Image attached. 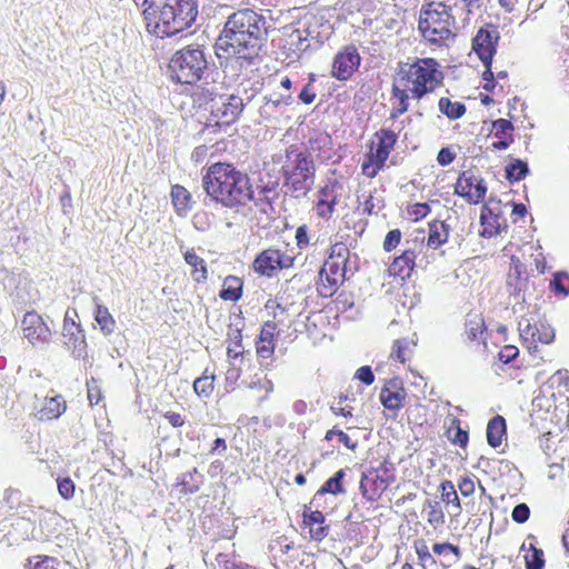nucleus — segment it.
<instances>
[{
    "label": "nucleus",
    "mask_w": 569,
    "mask_h": 569,
    "mask_svg": "<svg viewBox=\"0 0 569 569\" xmlns=\"http://www.w3.org/2000/svg\"><path fill=\"white\" fill-rule=\"evenodd\" d=\"M266 17L252 9H241L231 13L216 41L217 57L221 60L234 59L241 68L254 66L260 60V51L266 47L269 29Z\"/></svg>",
    "instance_id": "f257e3e1"
},
{
    "label": "nucleus",
    "mask_w": 569,
    "mask_h": 569,
    "mask_svg": "<svg viewBox=\"0 0 569 569\" xmlns=\"http://www.w3.org/2000/svg\"><path fill=\"white\" fill-rule=\"evenodd\" d=\"M202 188L210 202L234 211L244 207L251 197L249 176L231 163L210 166L202 177Z\"/></svg>",
    "instance_id": "f03ea898"
},
{
    "label": "nucleus",
    "mask_w": 569,
    "mask_h": 569,
    "mask_svg": "<svg viewBox=\"0 0 569 569\" xmlns=\"http://www.w3.org/2000/svg\"><path fill=\"white\" fill-rule=\"evenodd\" d=\"M147 31L158 38H169L189 29L198 17L197 0H143Z\"/></svg>",
    "instance_id": "7ed1b4c3"
},
{
    "label": "nucleus",
    "mask_w": 569,
    "mask_h": 569,
    "mask_svg": "<svg viewBox=\"0 0 569 569\" xmlns=\"http://www.w3.org/2000/svg\"><path fill=\"white\" fill-rule=\"evenodd\" d=\"M273 162H281L280 173L283 179L284 193L291 198L306 197L316 181V162L312 157L296 144H290L284 154L273 156Z\"/></svg>",
    "instance_id": "20e7f679"
},
{
    "label": "nucleus",
    "mask_w": 569,
    "mask_h": 569,
    "mask_svg": "<svg viewBox=\"0 0 569 569\" xmlns=\"http://www.w3.org/2000/svg\"><path fill=\"white\" fill-rule=\"evenodd\" d=\"M206 50L200 44H189L176 51L168 64L169 77L181 84H194L208 70Z\"/></svg>",
    "instance_id": "39448f33"
},
{
    "label": "nucleus",
    "mask_w": 569,
    "mask_h": 569,
    "mask_svg": "<svg viewBox=\"0 0 569 569\" xmlns=\"http://www.w3.org/2000/svg\"><path fill=\"white\" fill-rule=\"evenodd\" d=\"M451 11L452 8L443 2H430L422 6L418 28L426 40L442 44L455 37L451 28L456 24V19Z\"/></svg>",
    "instance_id": "423d86ee"
},
{
    "label": "nucleus",
    "mask_w": 569,
    "mask_h": 569,
    "mask_svg": "<svg viewBox=\"0 0 569 569\" xmlns=\"http://www.w3.org/2000/svg\"><path fill=\"white\" fill-rule=\"evenodd\" d=\"M247 102L239 94L221 93L212 106L210 116L202 128L203 133L226 132L240 118Z\"/></svg>",
    "instance_id": "0eeeda50"
},
{
    "label": "nucleus",
    "mask_w": 569,
    "mask_h": 569,
    "mask_svg": "<svg viewBox=\"0 0 569 569\" xmlns=\"http://www.w3.org/2000/svg\"><path fill=\"white\" fill-rule=\"evenodd\" d=\"M438 62L432 58L418 59L411 76H415V87L410 88L413 99L421 100L426 94L438 88L443 80Z\"/></svg>",
    "instance_id": "6e6552de"
},
{
    "label": "nucleus",
    "mask_w": 569,
    "mask_h": 569,
    "mask_svg": "<svg viewBox=\"0 0 569 569\" xmlns=\"http://www.w3.org/2000/svg\"><path fill=\"white\" fill-rule=\"evenodd\" d=\"M305 149L301 152H307L316 161L327 163L335 156L332 137L323 129H310L303 142Z\"/></svg>",
    "instance_id": "1a4fd4ad"
},
{
    "label": "nucleus",
    "mask_w": 569,
    "mask_h": 569,
    "mask_svg": "<svg viewBox=\"0 0 569 569\" xmlns=\"http://www.w3.org/2000/svg\"><path fill=\"white\" fill-rule=\"evenodd\" d=\"M518 329L521 339L530 352L537 351V342L549 345L555 340L553 328L545 321L532 323L529 318L521 317Z\"/></svg>",
    "instance_id": "9d476101"
},
{
    "label": "nucleus",
    "mask_w": 569,
    "mask_h": 569,
    "mask_svg": "<svg viewBox=\"0 0 569 569\" xmlns=\"http://www.w3.org/2000/svg\"><path fill=\"white\" fill-rule=\"evenodd\" d=\"M499 39L500 32L498 27L492 23H487L477 31L472 39V50L477 53L482 64L492 62Z\"/></svg>",
    "instance_id": "9b49d317"
},
{
    "label": "nucleus",
    "mask_w": 569,
    "mask_h": 569,
    "mask_svg": "<svg viewBox=\"0 0 569 569\" xmlns=\"http://www.w3.org/2000/svg\"><path fill=\"white\" fill-rule=\"evenodd\" d=\"M455 193L465 198L469 203L481 202L487 193V183L480 178L477 179L470 171H463L460 173L456 186Z\"/></svg>",
    "instance_id": "f8f14e48"
},
{
    "label": "nucleus",
    "mask_w": 569,
    "mask_h": 569,
    "mask_svg": "<svg viewBox=\"0 0 569 569\" xmlns=\"http://www.w3.org/2000/svg\"><path fill=\"white\" fill-rule=\"evenodd\" d=\"M278 187V179L269 178L268 181H264L263 178H260L256 188L251 187L249 202H253L262 213L273 212V202L279 198Z\"/></svg>",
    "instance_id": "ddd939ff"
},
{
    "label": "nucleus",
    "mask_w": 569,
    "mask_h": 569,
    "mask_svg": "<svg viewBox=\"0 0 569 569\" xmlns=\"http://www.w3.org/2000/svg\"><path fill=\"white\" fill-rule=\"evenodd\" d=\"M21 326L24 338H27L32 346L49 343L51 330L37 312H27L23 316Z\"/></svg>",
    "instance_id": "4468645a"
},
{
    "label": "nucleus",
    "mask_w": 569,
    "mask_h": 569,
    "mask_svg": "<svg viewBox=\"0 0 569 569\" xmlns=\"http://www.w3.org/2000/svg\"><path fill=\"white\" fill-rule=\"evenodd\" d=\"M361 58L355 46H347L343 51L339 52L332 63L331 74L340 81L350 79L353 72L359 68Z\"/></svg>",
    "instance_id": "2eb2a0df"
},
{
    "label": "nucleus",
    "mask_w": 569,
    "mask_h": 569,
    "mask_svg": "<svg viewBox=\"0 0 569 569\" xmlns=\"http://www.w3.org/2000/svg\"><path fill=\"white\" fill-rule=\"evenodd\" d=\"M529 278L526 274V266L519 258L512 257L510 270L507 278V290L510 297H513L517 303L525 302V291L528 287Z\"/></svg>",
    "instance_id": "dca6fc26"
},
{
    "label": "nucleus",
    "mask_w": 569,
    "mask_h": 569,
    "mask_svg": "<svg viewBox=\"0 0 569 569\" xmlns=\"http://www.w3.org/2000/svg\"><path fill=\"white\" fill-rule=\"evenodd\" d=\"M62 336L66 339L64 345L74 358L82 359L87 356V342L83 330L80 325L69 318L68 312L63 320Z\"/></svg>",
    "instance_id": "f3484780"
},
{
    "label": "nucleus",
    "mask_w": 569,
    "mask_h": 569,
    "mask_svg": "<svg viewBox=\"0 0 569 569\" xmlns=\"http://www.w3.org/2000/svg\"><path fill=\"white\" fill-rule=\"evenodd\" d=\"M388 487L389 486L383 482V479H380L372 471L367 468L362 471L359 490L366 501L371 503L377 502Z\"/></svg>",
    "instance_id": "a211bd4d"
},
{
    "label": "nucleus",
    "mask_w": 569,
    "mask_h": 569,
    "mask_svg": "<svg viewBox=\"0 0 569 569\" xmlns=\"http://www.w3.org/2000/svg\"><path fill=\"white\" fill-rule=\"evenodd\" d=\"M325 516L319 510L306 507L303 511V525L309 528L311 538L316 541L323 540L329 533V526H325Z\"/></svg>",
    "instance_id": "6ab92c4d"
},
{
    "label": "nucleus",
    "mask_w": 569,
    "mask_h": 569,
    "mask_svg": "<svg viewBox=\"0 0 569 569\" xmlns=\"http://www.w3.org/2000/svg\"><path fill=\"white\" fill-rule=\"evenodd\" d=\"M415 250H405L399 257L395 258L388 268L389 274L405 281L411 276L416 266Z\"/></svg>",
    "instance_id": "aec40b11"
},
{
    "label": "nucleus",
    "mask_w": 569,
    "mask_h": 569,
    "mask_svg": "<svg viewBox=\"0 0 569 569\" xmlns=\"http://www.w3.org/2000/svg\"><path fill=\"white\" fill-rule=\"evenodd\" d=\"M492 130L495 137L498 139L492 143V148L496 150H506L513 142V124L507 119H497L492 121Z\"/></svg>",
    "instance_id": "412c9836"
},
{
    "label": "nucleus",
    "mask_w": 569,
    "mask_h": 569,
    "mask_svg": "<svg viewBox=\"0 0 569 569\" xmlns=\"http://www.w3.org/2000/svg\"><path fill=\"white\" fill-rule=\"evenodd\" d=\"M67 409L66 401L62 396L57 395L54 397L46 398L44 403L37 412V418L40 421H49L58 419Z\"/></svg>",
    "instance_id": "4be33fe9"
},
{
    "label": "nucleus",
    "mask_w": 569,
    "mask_h": 569,
    "mask_svg": "<svg viewBox=\"0 0 569 569\" xmlns=\"http://www.w3.org/2000/svg\"><path fill=\"white\" fill-rule=\"evenodd\" d=\"M279 250L267 249L263 250L253 261V269L256 272L271 277L278 270Z\"/></svg>",
    "instance_id": "5701e85b"
},
{
    "label": "nucleus",
    "mask_w": 569,
    "mask_h": 569,
    "mask_svg": "<svg viewBox=\"0 0 569 569\" xmlns=\"http://www.w3.org/2000/svg\"><path fill=\"white\" fill-rule=\"evenodd\" d=\"M507 433L506 419L502 416H495L487 426V441L490 447L497 448L501 445Z\"/></svg>",
    "instance_id": "b1692460"
},
{
    "label": "nucleus",
    "mask_w": 569,
    "mask_h": 569,
    "mask_svg": "<svg viewBox=\"0 0 569 569\" xmlns=\"http://www.w3.org/2000/svg\"><path fill=\"white\" fill-rule=\"evenodd\" d=\"M480 223L482 226L480 236L483 238H491L498 234L500 231L499 216L493 213V211L487 204H485L481 209Z\"/></svg>",
    "instance_id": "393cba45"
},
{
    "label": "nucleus",
    "mask_w": 569,
    "mask_h": 569,
    "mask_svg": "<svg viewBox=\"0 0 569 569\" xmlns=\"http://www.w3.org/2000/svg\"><path fill=\"white\" fill-rule=\"evenodd\" d=\"M416 68V62H400L393 77L392 86L398 87L399 89L406 90V92H410V88L415 87V76H411L410 72L413 73Z\"/></svg>",
    "instance_id": "a878e982"
},
{
    "label": "nucleus",
    "mask_w": 569,
    "mask_h": 569,
    "mask_svg": "<svg viewBox=\"0 0 569 569\" xmlns=\"http://www.w3.org/2000/svg\"><path fill=\"white\" fill-rule=\"evenodd\" d=\"M203 483V476L198 471L197 468H193L191 471L182 473L177 478V487H181V492L196 493L201 485Z\"/></svg>",
    "instance_id": "bb28decb"
},
{
    "label": "nucleus",
    "mask_w": 569,
    "mask_h": 569,
    "mask_svg": "<svg viewBox=\"0 0 569 569\" xmlns=\"http://www.w3.org/2000/svg\"><path fill=\"white\" fill-rule=\"evenodd\" d=\"M172 204L179 216H186L191 210V194L180 184L171 188Z\"/></svg>",
    "instance_id": "cd10ccee"
},
{
    "label": "nucleus",
    "mask_w": 569,
    "mask_h": 569,
    "mask_svg": "<svg viewBox=\"0 0 569 569\" xmlns=\"http://www.w3.org/2000/svg\"><path fill=\"white\" fill-rule=\"evenodd\" d=\"M184 261L192 267L191 276L198 283L204 282L208 278L207 263L193 249L184 252Z\"/></svg>",
    "instance_id": "c85d7f7f"
},
{
    "label": "nucleus",
    "mask_w": 569,
    "mask_h": 569,
    "mask_svg": "<svg viewBox=\"0 0 569 569\" xmlns=\"http://www.w3.org/2000/svg\"><path fill=\"white\" fill-rule=\"evenodd\" d=\"M346 476V469L338 470L332 477L323 482L320 489L315 495L311 503L317 500L318 497H321L326 493L331 495H340L345 493V488L342 485L343 478Z\"/></svg>",
    "instance_id": "c756f323"
},
{
    "label": "nucleus",
    "mask_w": 569,
    "mask_h": 569,
    "mask_svg": "<svg viewBox=\"0 0 569 569\" xmlns=\"http://www.w3.org/2000/svg\"><path fill=\"white\" fill-rule=\"evenodd\" d=\"M466 336L470 341L485 340V321L478 313H469L466 319Z\"/></svg>",
    "instance_id": "7c9ffc66"
},
{
    "label": "nucleus",
    "mask_w": 569,
    "mask_h": 569,
    "mask_svg": "<svg viewBox=\"0 0 569 569\" xmlns=\"http://www.w3.org/2000/svg\"><path fill=\"white\" fill-rule=\"evenodd\" d=\"M242 280L239 277L228 276L223 281L219 297L226 301H238L242 295Z\"/></svg>",
    "instance_id": "2f4dec72"
},
{
    "label": "nucleus",
    "mask_w": 569,
    "mask_h": 569,
    "mask_svg": "<svg viewBox=\"0 0 569 569\" xmlns=\"http://www.w3.org/2000/svg\"><path fill=\"white\" fill-rule=\"evenodd\" d=\"M449 237V226L445 221H432L429 223L428 246L438 248L445 244Z\"/></svg>",
    "instance_id": "473e14b6"
},
{
    "label": "nucleus",
    "mask_w": 569,
    "mask_h": 569,
    "mask_svg": "<svg viewBox=\"0 0 569 569\" xmlns=\"http://www.w3.org/2000/svg\"><path fill=\"white\" fill-rule=\"evenodd\" d=\"M506 179L510 182L523 180L530 172L528 163L521 159H516L505 168Z\"/></svg>",
    "instance_id": "72a5a7b5"
},
{
    "label": "nucleus",
    "mask_w": 569,
    "mask_h": 569,
    "mask_svg": "<svg viewBox=\"0 0 569 569\" xmlns=\"http://www.w3.org/2000/svg\"><path fill=\"white\" fill-rule=\"evenodd\" d=\"M94 320L104 336H109L114 331L116 321L107 307L97 305Z\"/></svg>",
    "instance_id": "f704fd0d"
},
{
    "label": "nucleus",
    "mask_w": 569,
    "mask_h": 569,
    "mask_svg": "<svg viewBox=\"0 0 569 569\" xmlns=\"http://www.w3.org/2000/svg\"><path fill=\"white\" fill-rule=\"evenodd\" d=\"M549 289L555 296L566 298L569 296V273L557 271L549 283Z\"/></svg>",
    "instance_id": "c9c22d12"
},
{
    "label": "nucleus",
    "mask_w": 569,
    "mask_h": 569,
    "mask_svg": "<svg viewBox=\"0 0 569 569\" xmlns=\"http://www.w3.org/2000/svg\"><path fill=\"white\" fill-rule=\"evenodd\" d=\"M439 110L450 120L460 119L466 113V106L462 102H452L449 98H440Z\"/></svg>",
    "instance_id": "e433bc0d"
},
{
    "label": "nucleus",
    "mask_w": 569,
    "mask_h": 569,
    "mask_svg": "<svg viewBox=\"0 0 569 569\" xmlns=\"http://www.w3.org/2000/svg\"><path fill=\"white\" fill-rule=\"evenodd\" d=\"M379 398L386 409L399 410L400 408L403 407V401L406 399V391L389 392L388 389H381Z\"/></svg>",
    "instance_id": "4c0bfd02"
},
{
    "label": "nucleus",
    "mask_w": 569,
    "mask_h": 569,
    "mask_svg": "<svg viewBox=\"0 0 569 569\" xmlns=\"http://www.w3.org/2000/svg\"><path fill=\"white\" fill-rule=\"evenodd\" d=\"M391 99L398 100V106L393 107L390 112V119L395 120L409 109V93L396 86L391 88Z\"/></svg>",
    "instance_id": "58836bf2"
},
{
    "label": "nucleus",
    "mask_w": 569,
    "mask_h": 569,
    "mask_svg": "<svg viewBox=\"0 0 569 569\" xmlns=\"http://www.w3.org/2000/svg\"><path fill=\"white\" fill-rule=\"evenodd\" d=\"M220 94L221 93L214 91L212 88L199 87L193 93V97L200 108H203L210 112L212 110V106L216 104V100Z\"/></svg>",
    "instance_id": "ea45409f"
},
{
    "label": "nucleus",
    "mask_w": 569,
    "mask_h": 569,
    "mask_svg": "<svg viewBox=\"0 0 569 569\" xmlns=\"http://www.w3.org/2000/svg\"><path fill=\"white\" fill-rule=\"evenodd\" d=\"M230 345L227 349V356L231 360H237L242 355V335L239 328L233 329L231 326L228 332Z\"/></svg>",
    "instance_id": "a19ab883"
},
{
    "label": "nucleus",
    "mask_w": 569,
    "mask_h": 569,
    "mask_svg": "<svg viewBox=\"0 0 569 569\" xmlns=\"http://www.w3.org/2000/svg\"><path fill=\"white\" fill-rule=\"evenodd\" d=\"M530 555L525 557L526 569H543L546 565L543 550L537 548L533 542L529 545Z\"/></svg>",
    "instance_id": "79ce46f5"
},
{
    "label": "nucleus",
    "mask_w": 569,
    "mask_h": 569,
    "mask_svg": "<svg viewBox=\"0 0 569 569\" xmlns=\"http://www.w3.org/2000/svg\"><path fill=\"white\" fill-rule=\"evenodd\" d=\"M368 470L372 471L380 479H383L388 486L396 481V468L395 465L388 460H383L378 467H369Z\"/></svg>",
    "instance_id": "37998d69"
},
{
    "label": "nucleus",
    "mask_w": 569,
    "mask_h": 569,
    "mask_svg": "<svg viewBox=\"0 0 569 569\" xmlns=\"http://www.w3.org/2000/svg\"><path fill=\"white\" fill-rule=\"evenodd\" d=\"M378 139V147L391 152L397 143L398 136L395 131L386 128H381L376 132Z\"/></svg>",
    "instance_id": "c03bdc74"
},
{
    "label": "nucleus",
    "mask_w": 569,
    "mask_h": 569,
    "mask_svg": "<svg viewBox=\"0 0 569 569\" xmlns=\"http://www.w3.org/2000/svg\"><path fill=\"white\" fill-rule=\"evenodd\" d=\"M213 376H202L194 380L193 389L198 396L209 397L213 391Z\"/></svg>",
    "instance_id": "a18cd8bd"
},
{
    "label": "nucleus",
    "mask_w": 569,
    "mask_h": 569,
    "mask_svg": "<svg viewBox=\"0 0 569 569\" xmlns=\"http://www.w3.org/2000/svg\"><path fill=\"white\" fill-rule=\"evenodd\" d=\"M325 268L320 271V280L321 282L317 286V291L322 297H331L337 290V279L331 277L330 274H326V282L322 280V276L325 272Z\"/></svg>",
    "instance_id": "49530a36"
},
{
    "label": "nucleus",
    "mask_w": 569,
    "mask_h": 569,
    "mask_svg": "<svg viewBox=\"0 0 569 569\" xmlns=\"http://www.w3.org/2000/svg\"><path fill=\"white\" fill-rule=\"evenodd\" d=\"M432 551L438 556H449L453 555L455 560L453 562L458 561L461 557V550L458 546L451 545L449 542H442V543H435L432 546Z\"/></svg>",
    "instance_id": "de8ad7c7"
},
{
    "label": "nucleus",
    "mask_w": 569,
    "mask_h": 569,
    "mask_svg": "<svg viewBox=\"0 0 569 569\" xmlns=\"http://www.w3.org/2000/svg\"><path fill=\"white\" fill-rule=\"evenodd\" d=\"M270 550L274 552V557L289 555L295 549L293 543L288 541L287 537L281 536L270 543Z\"/></svg>",
    "instance_id": "09e8293b"
},
{
    "label": "nucleus",
    "mask_w": 569,
    "mask_h": 569,
    "mask_svg": "<svg viewBox=\"0 0 569 569\" xmlns=\"http://www.w3.org/2000/svg\"><path fill=\"white\" fill-rule=\"evenodd\" d=\"M441 489H442V493H441L442 500L447 503H452L459 511L460 510V500H459V497L456 492V489H455L452 482L445 481L441 485Z\"/></svg>",
    "instance_id": "8fccbe9b"
},
{
    "label": "nucleus",
    "mask_w": 569,
    "mask_h": 569,
    "mask_svg": "<svg viewBox=\"0 0 569 569\" xmlns=\"http://www.w3.org/2000/svg\"><path fill=\"white\" fill-rule=\"evenodd\" d=\"M340 188V184L337 180L330 181L325 187H322L318 192V198L325 201L330 202V199L333 198V203L338 202L337 189Z\"/></svg>",
    "instance_id": "3c124183"
},
{
    "label": "nucleus",
    "mask_w": 569,
    "mask_h": 569,
    "mask_svg": "<svg viewBox=\"0 0 569 569\" xmlns=\"http://www.w3.org/2000/svg\"><path fill=\"white\" fill-rule=\"evenodd\" d=\"M274 352V343L270 342H261L257 341V356L260 359L261 366L268 367L269 362H263L264 360H271L272 361V355Z\"/></svg>",
    "instance_id": "603ef678"
},
{
    "label": "nucleus",
    "mask_w": 569,
    "mask_h": 569,
    "mask_svg": "<svg viewBox=\"0 0 569 569\" xmlns=\"http://www.w3.org/2000/svg\"><path fill=\"white\" fill-rule=\"evenodd\" d=\"M355 306V298L351 292H340L337 298L335 299V307L336 310L339 312H346L353 308Z\"/></svg>",
    "instance_id": "864d4df0"
},
{
    "label": "nucleus",
    "mask_w": 569,
    "mask_h": 569,
    "mask_svg": "<svg viewBox=\"0 0 569 569\" xmlns=\"http://www.w3.org/2000/svg\"><path fill=\"white\" fill-rule=\"evenodd\" d=\"M333 437H337L338 440L341 443H343L348 449L355 450L358 446V443L356 441H352L350 439V437L347 433H345L342 430L335 429V428L331 430H328L325 439L330 441L333 439Z\"/></svg>",
    "instance_id": "5fc2aeb1"
},
{
    "label": "nucleus",
    "mask_w": 569,
    "mask_h": 569,
    "mask_svg": "<svg viewBox=\"0 0 569 569\" xmlns=\"http://www.w3.org/2000/svg\"><path fill=\"white\" fill-rule=\"evenodd\" d=\"M418 559L423 569H437L438 563L432 555L429 552L427 546H422L421 548H417Z\"/></svg>",
    "instance_id": "6e6d98bb"
},
{
    "label": "nucleus",
    "mask_w": 569,
    "mask_h": 569,
    "mask_svg": "<svg viewBox=\"0 0 569 569\" xmlns=\"http://www.w3.org/2000/svg\"><path fill=\"white\" fill-rule=\"evenodd\" d=\"M530 518V508L527 503L521 502L515 506L511 511V519L519 525L528 521Z\"/></svg>",
    "instance_id": "4d7b16f0"
},
{
    "label": "nucleus",
    "mask_w": 569,
    "mask_h": 569,
    "mask_svg": "<svg viewBox=\"0 0 569 569\" xmlns=\"http://www.w3.org/2000/svg\"><path fill=\"white\" fill-rule=\"evenodd\" d=\"M74 482L69 477L58 479V491L63 499H71L74 496Z\"/></svg>",
    "instance_id": "13d9d810"
},
{
    "label": "nucleus",
    "mask_w": 569,
    "mask_h": 569,
    "mask_svg": "<svg viewBox=\"0 0 569 569\" xmlns=\"http://www.w3.org/2000/svg\"><path fill=\"white\" fill-rule=\"evenodd\" d=\"M313 81H315V76L311 74L309 82L307 84H305L303 88L301 89V91L299 92L298 98L305 104H310L316 99V91L312 86Z\"/></svg>",
    "instance_id": "bf43d9fd"
},
{
    "label": "nucleus",
    "mask_w": 569,
    "mask_h": 569,
    "mask_svg": "<svg viewBox=\"0 0 569 569\" xmlns=\"http://www.w3.org/2000/svg\"><path fill=\"white\" fill-rule=\"evenodd\" d=\"M409 350V341L407 339H398L393 342L391 356L396 357L401 363L407 360V351Z\"/></svg>",
    "instance_id": "052dcab7"
},
{
    "label": "nucleus",
    "mask_w": 569,
    "mask_h": 569,
    "mask_svg": "<svg viewBox=\"0 0 569 569\" xmlns=\"http://www.w3.org/2000/svg\"><path fill=\"white\" fill-rule=\"evenodd\" d=\"M34 559H37V561L34 563H32L31 559H29V563H30L29 569H58L57 568L58 561L56 558L48 557V556H44V557L37 556V557H34Z\"/></svg>",
    "instance_id": "680f3d73"
},
{
    "label": "nucleus",
    "mask_w": 569,
    "mask_h": 569,
    "mask_svg": "<svg viewBox=\"0 0 569 569\" xmlns=\"http://www.w3.org/2000/svg\"><path fill=\"white\" fill-rule=\"evenodd\" d=\"M336 204L337 203H333V198L330 199V202L318 198L316 203L317 214L322 219H329L335 211Z\"/></svg>",
    "instance_id": "e2e57ef3"
},
{
    "label": "nucleus",
    "mask_w": 569,
    "mask_h": 569,
    "mask_svg": "<svg viewBox=\"0 0 569 569\" xmlns=\"http://www.w3.org/2000/svg\"><path fill=\"white\" fill-rule=\"evenodd\" d=\"M519 356V350L516 346L507 345L501 348V350L498 353L499 360L509 365L516 360V358Z\"/></svg>",
    "instance_id": "0e129e2a"
},
{
    "label": "nucleus",
    "mask_w": 569,
    "mask_h": 569,
    "mask_svg": "<svg viewBox=\"0 0 569 569\" xmlns=\"http://www.w3.org/2000/svg\"><path fill=\"white\" fill-rule=\"evenodd\" d=\"M390 152L378 147L376 148L375 151H371L368 157L370 159V161L372 162L373 166H377L378 169H382L388 157H389Z\"/></svg>",
    "instance_id": "69168bd1"
},
{
    "label": "nucleus",
    "mask_w": 569,
    "mask_h": 569,
    "mask_svg": "<svg viewBox=\"0 0 569 569\" xmlns=\"http://www.w3.org/2000/svg\"><path fill=\"white\" fill-rule=\"evenodd\" d=\"M430 212V206L426 202H417L408 208V213L415 221L425 218Z\"/></svg>",
    "instance_id": "338daca9"
},
{
    "label": "nucleus",
    "mask_w": 569,
    "mask_h": 569,
    "mask_svg": "<svg viewBox=\"0 0 569 569\" xmlns=\"http://www.w3.org/2000/svg\"><path fill=\"white\" fill-rule=\"evenodd\" d=\"M401 231L399 229L390 230L383 241V249L387 252L392 251L400 243Z\"/></svg>",
    "instance_id": "774afa93"
}]
</instances>
